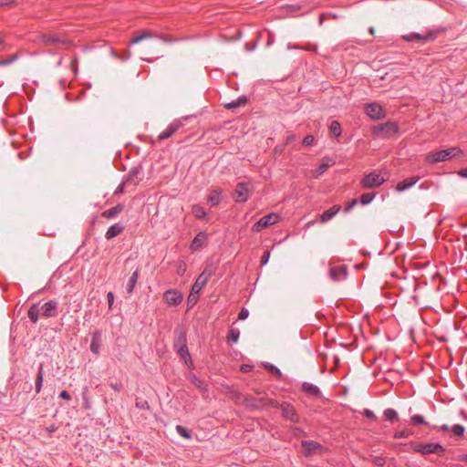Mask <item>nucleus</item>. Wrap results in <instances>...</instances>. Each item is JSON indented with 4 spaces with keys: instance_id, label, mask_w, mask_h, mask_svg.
<instances>
[{
    "instance_id": "nucleus-55",
    "label": "nucleus",
    "mask_w": 467,
    "mask_h": 467,
    "mask_svg": "<svg viewBox=\"0 0 467 467\" xmlns=\"http://www.w3.org/2000/svg\"><path fill=\"white\" fill-rule=\"evenodd\" d=\"M269 257H270V251L269 250L265 251V253L263 254V255L261 257V261H260L261 266H264L268 263Z\"/></svg>"
},
{
    "instance_id": "nucleus-58",
    "label": "nucleus",
    "mask_w": 467,
    "mask_h": 467,
    "mask_svg": "<svg viewBox=\"0 0 467 467\" xmlns=\"http://www.w3.org/2000/svg\"><path fill=\"white\" fill-rule=\"evenodd\" d=\"M129 185L125 181H123L115 190L114 194H121L124 192L125 187Z\"/></svg>"
},
{
    "instance_id": "nucleus-43",
    "label": "nucleus",
    "mask_w": 467,
    "mask_h": 467,
    "mask_svg": "<svg viewBox=\"0 0 467 467\" xmlns=\"http://www.w3.org/2000/svg\"><path fill=\"white\" fill-rule=\"evenodd\" d=\"M375 196H376L375 192H366L360 196L358 202H360V203L362 205H368L373 201Z\"/></svg>"
},
{
    "instance_id": "nucleus-21",
    "label": "nucleus",
    "mask_w": 467,
    "mask_h": 467,
    "mask_svg": "<svg viewBox=\"0 0 467 467\" xmlns=\"http://www.w3.org/2000/svg\"><path fill=\"white\" fill-rule=\"evenodd\" d=\"M206 237L207 235L204 232H199L192 241L190 244V249L192 251H196L202 248Z\"/></svg>"
},
{
    "instance_id": "nucleus-4",
    "label": "nucleus",
    "mask_w": 467,
    "mask_h": 467,
    "mask_svg": "<svg viewBox=\"0 0 467 467\" xmlns=\"http://www.w3.org/2000/svg\"><path fill=\"white\" fill-rule=\"evenodd\" d=\"M243 404L250 410H264L269 407H278L279 402L275 400L267 399L265 397L254 398L252 396H246L244 399Z\"/></svg>"
},
{
    "instance_id": "nucleus-14",
    "label": "nucleus",
    "mask_w": 467,
    "mask_h": 467,
    "mask_svg": "<svg viewBox=\"0 0 467 467\" xmlns=\"http://www.w3.org/2000/svg\"><path fill=\"white\" fill-rule=\"evenodd\" d=\"M102 342V331L100 329H95L91 335L90 351L98 356Z\"/></svg>"
},
{
    "instance_id": "nucleus-56",
    "label": "nucleus",
    "mask_w": 467,
    "mask_h": 467,
    "mask_svg": "<svg viewBox=\"0 0 467 467\" xmlns=\"http://www.w3.org/2000/svg\"><path fill=\"white\" fill-rule=\"evenodd\" d=\"M136 407L140 410H148L150 408L149 403L147 400H136L135 403Z\"/></svg>"
},
{
    "instance_id": "nucleus-48",
    "label": "nucleus",
    "mask_w": 467,
    "mask_h": 467,
    "mask_svg": "<svg viewBox=\"0 0 467 467\" xmlns=\"http://www.w3.org/2000/svg\"><path fill=\"white\" fill-rule=\"evenodd\" d=\"M198 299H199V293H194V292L191 291V293L188 296V299H187L188 308L192 307L197 303Z\"/></svg>"
},
{
    "instance_id": "nucleus-31",
    "label": "nucleus",
    "mask_w": 467,
    "mask_h": 467,
    "mask_svg": "<svg viewBox=\"0 0 467 467\" xmlns=\"http://www.w3.org/2000/svg\"><path fill=\"white\" fill-rule=\"evenodd\" d=\"M383 415H384L385 419L388 421H389L390 423H395L400 420L398 412L392 408L386 409L383 412Z\"/></svg>"
},
{
    "instance_id": "nucleus-27",
    "label": "nucleus",
    "mask_w": 467,
    "mask_h": 467,
    "mask_svg": "<svg viewBox=\"0 0 467 467\" xmlns=\"http://www.w3.org/2000/svg\"><path fill=\"white\" fill-rule=\"evenodd\" d=\"M248 102V99L246 96L242 95L237 99L233 100L229 103H225L223 106L227 109H234L241 106H244Z\"/></svg>"
},
{
    "instance_id": "nucleus-45",
    "label": "nucleus",
    "mask_w": 467,
    "mask_h": 467,
    "mask_svg": "<svg viewBox=\"0 0 467 467\" xmlns=\"http://www.w3.org/2000/svg\"><path fill=\"white\" fill-rule=\"evenodd\" d=\"M402 38L407 42H414L418 40L424 41V35L419 33H410L409 35L402 36Z\"/></svg>"
},
{
    "instance_id": "nucleus-34",
    "label": "nucleus",
    "mask_w": 467,
    "mask_h": 467,
    "mask_svg": "<svg viewBox=\"0 0 467 467\" xmlns=\"http://www.w3.org/2000/svg\"><path fill=\"white\" fill-rule=\"evenodd\" d=\"M240 337V330L238 328L231 327L228 331L226 339L229 344L237 343Z\"/></svg>"
},
{
    "instance_id": "nucleus-60",
    "label": "nucleus",
    "mask_w": 467,
    "mask_h": 467,
    "mask_svg": "<svg viewBox=\"0 0 467 467\" xmlns=\"http://www.w3.org/2000/svg\"><path fill=\"white\" fill-rule=\"evenodd\" d=\"M107 299H108V305H109V307L111 308L113 304H114V294L113 292H109L107 294Z\"/></svg>"
},
{
    "instance_id": "nucleus-9",
    "label": "nucleus",
    "mask_w": 467,
    "mask_h": 467,
    "mask_svg": "<svg viewBox=\"0 0 467 467\" xmlns=\"http://www.w3.org/2000/svg\"><path fill=\"white\" fill-rule=\"evenodd\" d=\"M251 195V190L248 182H238L233 194L235 202H245Z\"/></svg>"
},
{
    "instance_id": "nucleus-15",
    "label": "nucleus",
    "mask_w": 467,
    "mask_h": 467,
    "mask_svg": "<svg viewBox=\"0 0 467 467\" xmlns=\"http://www.w3.org/2000/svg\"><path fill=\"white\" fill-rule=\"evenodd\" d=\"M301 446L303 448L304 455L306 457L312 455L317 450L323 449V446L319 442L315 441H302Z\"/></svg>"
},
{
    "instance_id": "nucleus-13",
    "label": "nucleus",
    "mask_w": 467,
    "mask_h": 467,
    "mask_svg": "<svg viewBox=\"0 0 467 467\" xmlns=\"http://www.w3.org/2000/svg\"><path fill=\"white\" fill-rule=\"evenodd\" d=\"M41 309L43 310L42 316L46 318L55 317L57 316L58 302L57 300H49L45 303Z\"/></svg>"
},
{
    "instance_id": "nucleus-3",
    "label": "nucleus",
    "mask_w": 467,
    "mask_h": 467,
    "mask_svg": "<svg viewBox=\"0 0 467 467\" xmlns=\"http://www.w3.org/2000/svg\"><path fill=\"white\" fill-rule=\"evenodd\" d=\"M400 132V127L395 121H387L371 128L373 136L389 139Z\"/></svg>"
},
{
    "instance_id": "nucleus-62",
    "label": "nucleus",
    "mask_w": 467,
    "mask_h": 467,
    "mask_svg": "<svg viewBox=\"0 0 467 467\" xmlns=\"http://www.w3.org/2000/svg\"><path fill=\"white\" fill-rule=\"evenodd\" d=\"M431 429L433 430H441L442 431H449V426L447 424H443L440 427L436 426V425H431Z\"/></svg>"
},
{
    "instance_id": "nucleus-20",
    "label": "nucleus",
    "mask_w": 467,
    "mask_h": 467,
    "mask_svg": "<svg viewBox=\"0 0 467 467\" xmlns=\"http://www.w3.org/2000/svg\"><path fill=\"white\" fill-rule=\"evenodd\" d=\"M153 36H155V35L148 29L142 30L140 32H136L134 33V36L130 41V45L138 44L144 39L151 38Z\"/></svg>"
},
{
    "instance_id": "nucleus-61",
    "label": "nucleus",
    "mask_w": 467,
    "mask_h": 467,
    "mask_svg": "<svg viewBox=\"0 0 467 467\" xmlns=\"http://www.w3.org/2000/svg\"><path fill=\"white\" fill-rule=\"evenodd\" d=\"M58 397L60 399H63V400H71V396H70V394L67 390H62L59 393Z\"/></svg>"
},
{
    "instance_id": "nucleus-18",
    "label": "nucleus",
    "mask_w": 467,
    "mask_h": 467,
    "mask_svg": "<svg viewBox=\"0 0 467 467\" xmlns=\"http://www.w3.org/2000/svg\"><path fill=\"white\" fill-rule=\"evenodd\" d=\"M301 390L312 397H320L321 390L319 387L309 382H303L301 385Z\"/></svg>"
},
{
    "instance_id": "nucleus-30",
    "label": "nucleus",
    "mask_w": 467,
    "mask_h": 467,
    "mask_svg": "<svg viewBox=\"0 0 467 467\" xmlns=\"http://www.w3.org/2000/svg\"><path fill=\"white\" fill-rule=\"evenodd\" d=\"M138 278H139V269H136L131 276L130 277L129 279V282L127 284V286H126V290H127V293L131 295L134 291V288L136 286V284H137V281H138Z\"/></svg>"
},
{
    "instance_id": "nucleus-19",
    "label": "nucleus",
    "mask_w": 467,
    "mask_h": 467,
    "mask_svg": "<svg viewBox=\"0 0 467 467\" xmlns=\"http://www.w3.org/2000/svg\"><path fill=\"white\" fill-rule=\"evenodd\" d=\"M419 180V176H413L410 178L404 179L403 181L398 182V184L396 185V190L398 192H403L407 189H410V187L415 185Z\"/></svg>"
},
{
    "instance_id": "nucleus-5",
    "label": "nucleus",
    "mask_w": 467,
    "mask_h": 467,
    "mask_svg": "<svg viewBox=\"0 0 467 467\" xmlns=\"http://www.w3.org/2000/svg\"><path fill=\"white\" fill-rule=\"evenodd\" d=\"M410 445L413 451L420 452L422 455L433 453L442 456L446 451V449L439 442H429L423 444L411 441Z\"/></svg>"
},
{
    "instance_id": "nucleus-63",
    "label": "nucleus",
    "mask_w": 467,
    "mask_h": 467,
    "mask_svg": "<svg viewBox=\"0 0 467 467\" xmlns=\"http://www.w3.org/2000/svg\"><path fill=\"white\" fill-rule=\"evenodd\" d=\"M293 431L296 436L306 435V432L301 428L296 427L293 429Z\"/></svg>"
},
{
    "instance_id": "nucleus-7",
    "label": "nucleus",
    "mask_w": 467,
    "mask_h": 467,
    "mask_svg": "<svg viewBox=\"0 0 467 467\" xmlns=\"http://www.w3.org/2000/svg\"><path fill=\"white\" fill-rule=\"evenodd\" d=\"M277 408L281 410L282 417L285 420L292 423H298L300 421V417L296 408L291 403L284 401L279 403Z\"/></svg>"
},
{
    "instance_id": "nucleus-50",
    "label": "nucleus",
    "mask_w": 467,
    "mask_h": 467,
    "mask_svg": "<svg viewBox=\"0 0 467 467\" xmlns=\"http://www.w3.org/2000/svg\"><path fill=\"white\" fill-rule=\"evenodd\" d=\"M186 268H187L186 263L182 260L179 261L178 265H177V274L179 275L182 276L186 272Z\"/></svg>"
},
{
    "instance_id": "nucleus-44",
    "label": "nucleus",
    "mask_w": 467,
    "mask_h": 467,
    "mask_svg": "<svg viewBox=\"0 0 467 467\" xmlns=\"http://www.w3.org/2000/svg\"><path fill=\"white\" fill-rule=\"evenodd\" d=\"M414 434V431L411 429H404L400 431H396L393 435L394 439H405L412 436Z\"/></svg>"
},
{
    "instance_id": "nucleus-64",
    "label": "nucleus",
    "mask_w": 467,
    "mask_h": 467,
    "mask_svg": "<svg viewBox=\"0 0 467 467\" xmlns=\"http://www.w3.org/2000/svg\"><path fill=\"white\" fill-rule=\"evenodd\" d=\"M458 175L462 178H467V168H463L458 171Z\"/></svg>"
},
{
    "instance_id": "nucleus-22",
    "label": "nucleus",
    "mask_w": 467,
    "mask_h": 467,
    "mask_svg": "<svg viewBox=\"0 0 467 467\" xmlns=\"http://www.w3.org/2000/svg\"><path fill=\"white\" fill-rule=\"evenodd\" d=\"M124 229H125V227L121 223H115L108 229V231L105 234V238L107 240H110V239L119 235L120 234H122Z\"/></svg>"
},
{
    "instance_id": "nucleus-47",
    "label": "nucleus",
    "mask_w": 467,
    "mask_h": 467,
    "mask_svg": "<svg viewBox=\"0 0 467 467\" xmlns=\"http://www.w3.org/2000/svg\"><path fill=\"white\" fill-rule=\"evenodd\" d=\"M175 429H176L177 433L180 436H182L187 440L192 439L191 431L188 429H186L185 427H183L182 425H177Z\"/></svg>"
},
{
    "instance_id": "nucleus-39",
    "label": "nucleus",
    "mask_w": 467,
    "mask_h": 467,
    "mask_svg": "<svg viewBox=\"0 0 467 467\" xmlns=\"http://www.w3.org/2000/svg\"><path fill=\"white\" fill-rule=\"evenodd\" d=\"M191 381L202 392L208 391L207 385L204 383L202 379H199L196 375L192 376Z\"/></svg>"
},
{
    "instance_id": "nucleus-54",
    "label": "nucleus",
    "mask_w": 467,
    "mask_h": 467,
    "mask_svg": "<svg viewBox=\"0 0 467 467\" xmlns=\"http://www.w3.org/2000/svg\"><path fill=\"white\" fill-rule=\"evenodd\" d=\"M315 141V137L313 135H306L302 141L304 146H311Z\"/></svg>"
},
{
    "instance_id": "nucleus-28",
    "label": "nucleus",
    "mask_w": 467,
    "mask_h": 467,
    "mask_svg": "<svg viewBox=\"0 0 467 467\" xmlns=\"http://www.w3.org/2000/svg\"><path fill=\"white\" fill-rule=\"evenodd\" d=\"M43 367H44L43 364L39 365L36 381H35V389L37 394L40 393V391L42 389V386H43V380H44V368Z\"/></svg>"
},
{
    "instance_id": "nucleus-51",
    "label": "nucleus",
    "mask_w": 467,
    "mask_h": 467,
    "mask_svg": "<svg viewBox=\"0 0 467 467\" xmlns=\"http://www.w3.org/2000/svg\"><path fill=\"white\" fill-rule=\"evenodd\" d=\"M362 414L364 415V417H366V418H368L369 420H378V417L369 409H364Z\"/></svg>"
},
{
    "instance_id": "nucleus-10",
    "label": "nucleus",
    "mask_w": 467,
    "mask_h": 467,
    "mask_svg": "<svg viewBox=\"0 0 467 467\" xmlns=\"http://www.w3.org/2000/svg\"><path fill=\"white\" fill-rule=\"evenodd\" d=\"M365 113L372 119L379 120L384 119L386 111L377 102L367 103L365 105Z\"/></svg>"
},
{
    "instance_id": "nucleus-59",
    "label": "nucleus",
    "mask_w": 467,
    "mask_h": 467,
    "mask_svg": "<svg viewBox=\"0 0 467 467\" xmlns=\"http://www.w3.org/2000/svg\"><path fill=\"white\" fill-rule=\"evenodd\" d=\"M373 463L376 464L377 466L381 467L386 463V461L383 457L377 456L373 459Z\"/></svg>"
},
{
    "instance_id": "nucleus-6",
    "label": "nucleus",
    "mask_w": 467,
    "mask_h": 467,
    "mask_svg": "<svg viewBox=\"0 0 467 467\" xmlns=\"http://www.w3.org/2000/svg\"><path fill=\"white\" fill-rule=\"evenodd\" d=\"M281 220V215L275 213H270L262 218H260L256 223H254L251 228L252 232L258 233L263 229L269 227Z\"/></svg>"
},
{
    "instance_id": "nucleus-57",
    "label": "nucleus",
    "mask_w": 467,
    "mask_h": 467,
    "mask_svg": "<svg viewBox=\"0 0 467 467\" xmlns=\"http://www.w3.org/2000/svg\"><path fill=\"white\" fill-rule=\"evenodd\" d=\"M249 316V311L247 308H242L241 311L239 312V315H238V319L240 320H244L248 317Z\"/></svg>"
},
{
    "instance_id": "nucleus-35",
    "label": "nucleus",
    "mask_w": 467,
    "mask_h": 467,
    "mask_svg": "<svg viewBox=\"0 0 467 467\" xmlns=\"http://www.w3.org/2000/svg\"><path fill=\"white\" fill-rule=\"evenodd\" d=\"M410 424L413 426L425 425L431 428V424L425 420L422 415L415 414L410 417Z\"/></svg>"
},
{
    "instance_id": "nucleus-32",
    "label": "nucleus",
    "mask_w": 467,
    "mask_h": 467,
    "mask_svg": "<svg viewBox=\"0 0 467 467\" xmlns=\"http://www.w3.org/2000/svg\"><path fill=\"white\" fill-rule=\"evenodd\" d=\"M142 168H141V165H138L136 167H133L130 171L129 173L127 174L126 178H125V182L130 184L131 182H133L134 179L135 178H138V175L140 173Z\"/></svg>"
},
{
    "instance_id": "nucleus-38",
    "label": "nucleus",
    "mask_w": 467,
    "mask_h": 467,
    "mask_svg": "<svg viewBox=\"0 0 467 467\" xmlns=\"http://www.w3.org/2000/svg\"><path fill=\"white\" fill-rule=\"evenodd\" d=\"M207 280L202 278L201 275H199L194 284L192 285V291L194 293H200L201 290L207 285Z\"/></svg>"
},
{
    "instance_id": "nucleus-25",
    "label": "nucleus",
    "mask_w": 467,
    "mask_h": 467,
    "mask_svg": "<svg viewBox=\"0 0 467 467\" xmlns=\"http://www.w3.org/2000/svg\"><path fill=\"white\" fill-rule=\"evenodd\" d=\"M341 206L340 205H333L329 209L326 210L321 215H320V222L326 223L329 220H331L336 214L338 213L340 211Z\"/></svg>"
},
{
    "instance_id": "nucleus-2",
    "label": "nucleus",
    "mask_w": 467,
    "mask_h": 467,
    "mask_svg": "<svg viewBox=\"0 0 467 467\" xmlns=\"http://www.w3.org/2000/svg\"><path fill=\"white\" fill-rule=\"evenodd\" d=\"M463 152L457 147H451L446 150L430 152L425 157V162L428 164H434L441 161L451 160L454 157L462 155Z\"/></svg>"
},
{
    "instance_id": "nucleus-42",
    "label": "nucleus",
    "mask_w": 467,
    "mask_h": 467,
    "mask_svg": "<svg viewBox=\"0 0 467 467\" xmlns=\"http://www.w3.org/2000/svg\"><path fill=\"white\" fill-rule=\"evenodd\" d=\"M281 10L285 14H292L301 10L302 6L300 5H283L280 6Z\"/></svg>"
},
{
    "instance_id": "nucleus-29",
    "label": "nucleus",
    "mask_w": 467,
    "mask_h": 467,
    "mask_svg": "<svg viewBox=\"0 0 467 467\" xmlns=\"http://www.w3.org/2000/svg\"><path fill=\"white\" fill-rule=\"evenodd\" d=\"M38 305H39L38 303L33 304L29 307V309L27 311L28 318L34 324H36L38 321V318H39V306H38Z\"/></svg>"
},
{
    "instance_id": "nucleus-40",
    "label": "nucleus",
    "mask_w": 467,
    "mask_h": 467,
    "mask_svg": "<svg viewBox=\"0 0 467 467\" xmlns=\"http://www.w3.org/2000/svg\"><path fill=\"white\" fill-rule=\"evenodd\" d=\"M329 132L335 137H339L342 133L341 125L337 120H333L329 125Z\"/></svg>"
},
{
    "instance_id": "nucleus-16",
    "label": "nucleus",
    "mask_w": 467,
    "mask_h": 467,
    "mask_svg": "<svg viewBox=\"0 0 467 467\" xmlns=\"http://www.w3.org/2000/svg\"><path fill=\"white\" fill-rule=\"evenodd\" d=\"M181 126L182 122L180 120H174L159 135L158 140H164L169 139L181 128Z\"/></svg>"
},
{
    "instance_id": "nucleus-12",
    "label": "nucleus",
    "mask_w": 467,
    "mask_h": 467,
    "mask_svg": "<svg viewBox=\"0 0 467 467\" xmlns=\"http://www.w3.org/2000/svg\"><path fill=\"white\" fill-rule=\"evenodd\" d=\"M163 299L169 306H177L182 299L183 295L175 289H169L163 294Z\"/></svg>"
},
{
    "instance_id": "nucleus-37",
    "label": "nucleus",
    "mask_w": 467,
    "mask_h": 467,
    "mask_svg": "<svg viewBox=\"0 0 467 467\" xmlns=\"http://www.w3.org/2000/svg\"><path fill=\"white\" fill-rule=\"evenodd\" d=\"M192 213L193 216L197 219H205L206 212L204 208L199 204H194L192 208Z\"/></svg>"
},
{
    "instance_id": "nucleus-1",
    "label": "nucleus",
    "mask_w": 467,
    "mask_h": 467,
    "mask_svg": "<svg viewBox=\"0 0 467 467\" xmlns=\"http://www.w3.org/2000/svg\"><path fill=\"white\" fill-rule=\"evenodd\" d=\"M173 348L187 367L192 366V357L187 346V330L182 325H178L174 329Z\"/></svg>"
},
{
    "instance_id": "nucleus-36",
    "label": "nucleus",
    "mask_w": 467,
    "mask_h": 467,
    "mask_svg": "<svg viewBox=\"0 0 467 467\" xmlns=\"http://www.w3.org/2000/svg\"><path fill=\"white\" fill-rule=\"evenodd\" d=\"M264 368L267 369L273 376L280 379L283 377L282 371L271 363H264Z\"/></svg>"
},
{
    "instance_id": "nucleus-26",
    "label": "nucleus",
    "mask_w": 467,
    "mask_h": 467,
    "mask_svg": "<svg viewBox=\"0 0 467 467\" xmlns=\"http://www.w3.org/2000/svg\"><path fill=\"white\" fill-rule=\"evenodd\" d=\"M222 191L220 189H213L210 192L207 202L211 206H217L221 202Z\"/></svg>"
},
{
    "instance_id": "nucleus-46",
    "label": "nucleus",
    "mask_w": 467,
    "mask_h": 467,
    "mask_svg": "<svg viewBox=\"0 0 467 467\" xmlns=\"http://www.w3.org/2000/svg\"><path fill=\"white\" fill-rule=\"evenodd\" d=\"M42 39L47 45H54L61 41L57 35H43Z\"/></svg>"
},
{
    "instance_id": "nucleus-17",
    "label": "nucleus",
    "mask_w": 467,
    "mask_h": 467,
    "mask_svg": "<svg viewBox=\"0 0 467 467\" xmlns=\"http://www.w3.org/2000/svg\"><path fill=\"white\" fill-rule=\"evenodd\" d=\"M336 163V160L330 156H324L321 161L318 168L315 171V176L318 177L323 174L330 166H333Z\"/></svg>"
},
{
    "instance_id": "nucleus-11",
    "label": "nucleus",
    "mask_w": 467,
    "mask_h": 467,
    "mask_svg": "<svg viewBox=\"0 0 467 467\" xmlns=\"http://www.w3.org/2000/svg\"><path fill=\"white\" fill-rule=\"evenodd\" d=\"M348 270L345 265L331 266L328 271V275L334 282L345 280L348 277Z\"/></svg>"
},
{
    "instance_id": "nucleus-53",
    "label": "nucleus",
    "mask_w": 467,
    "mask_h": 467,
    "mask_svg": "<svg viewBox=\"0 0 467 467\" xmlns=\"http://www.w3.org/2000/svg\"><path fill=\"white\" fill-rule=\"evenodd\" d=\"M358 202V199H353L351 202H348L344 207V213H349Z\"/></svg>"
},
{
    "instance_id": "nucleus-8",
    "label": "nucleus",
    "mask_w": 467,
    "mask_h": 467,
    "mask_svg": "<svg viewBox=\"0 0 467 467\" xmlns=\"http://www.w3.org/2000/svg\"><path fill=\"white\" fill-rule=\"evenodd\" d=\"M386 180L379 173L370 172L366 174L360 181V185L364 189H373L381 186Z\"/></svg>"
},
{
    "instance_id": "nucleus-33",
    "label": "nucleus",
    "mask_w": 467,
    "mask_h": 467,
    "mask_svg": "<svg viewBox=\"0 0 467 467\" xmlns=\"http://www.w3.org/2000/svg\"><path fill=\"white\" fill-rule=\"evenodd\" d=\"M21 51L16 50L14 54L10 56H5L2 54V67L8 66L16 61L20 57Z\"/></svg>"
},
{
    "instance_id": "nucleus-49",
    "label": "nucleus",
    "mask_w": 467,
    "mask_h": 467,
    "mask_svg": "<svg viewBox=\"0 0 467 467\" xmlns=\"http://www.w3.org/2000/svg\"><path fill=\"white\" fill-rule=\"evenodd\" d=\"M451 431L453 432V434L455 436L462 437V436H463V434L465 432V428H464V426H462L461 424H455L452 426Z\"/></svg>"
},
{
    "instance_id": "nucleus-24",
    "label": "nucleus",
    "mask_w": 467,
    "mask_h": 467,
    "mask_svg": "<svg viewBox=\"0 0 467 467\" xmlns=\"http://www.w3.org/2000/svg\"><path fill=\"white\" fill-rule=\"evenodd\" d=\"M124 204L118 203L114 207L102 212L101 216L107 219L115 218L124 210Z\"/></svg>"
},
{
    "instance_id": "nucleus-52",
    "label": "nucleus",
    "mask_w": 467,
    "mask_h": 467,
    "mask_svg": "<svg viewBox=\"0 0 467 467\" xmlns=\"http://www.w3.org/2000/svg\"><path fill=\"white\" fill-rule=\"evenodd\" d=\"M109 386L116 392H119V391H121L123 389V384L119 380V381H115V382L111 381L109 383Z\"/></svg>"
},
{
    "instance_id": "nucleus-41",
    "label": "nucleus",
    "mask_w": 467,
    "mask_h": 467,
    "mask_svg": "<svg viewBox=\"0 0 467 467\" xmlns=\"http://www.w3.org/2000/svg\"><path fill=\"white\" fill-rule=\"evenodd\" d=\"M445 32V28H438L434 30H430L427 34L424 35V41L434 40L438 37V36L441 33Z\"/></svg>"
},
{
    "instance_id": "nucleus-23",
    "label": "nucleus",
    "mask_w": 467,
    "mask_h": 467,
    "mask_svg": "<svg viewBox=\"0 0 467 467\" xmlns=\"http://www.w3.org/2000/svg\"><path fill=\"white\" fill-rule=\"evenodd\" d=\"M216 265L213 261H206L204 268L200 275L202 278H204L205 280L209 281V279L213 276V275L216 271Z\"/></svg>"
}]
</instances>
